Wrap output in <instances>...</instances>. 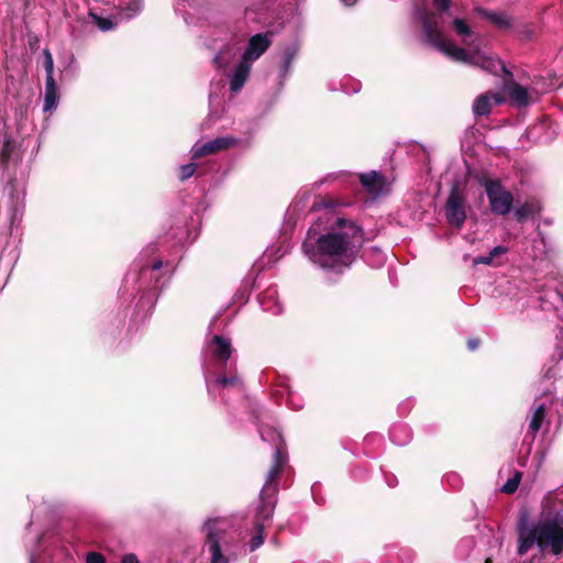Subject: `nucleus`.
<instances>
[{
    "instance_id": "nucleus-36",
    "label": "nucleus",
    "mask_w": 563,
    "mask_h": 563,
    "mask_svg": "<svg viewBox=\"0 0 563 563\" xmlns=\"http://www.w3.org/2000/svg\"><path fill=\"white\" fill-rule=\"evenodd\" d=\"M506 252H507V249L505 246L497 245L490 250L489 254L492 255L493 258H495L501 254H505Z\"/></svg>"
},
{
    "instance_id": "nucleus-42",
    "label": "nucleus",
    "mask_w": 563,
    "mask_h": 563,
    "mask_svg": "<svg viewBox=\"0 0 563 563\" xmlns=\"http://www.w3.org/2000/svg\"><path fill=\"white\" fill-rule=\"evenodd\" d=\"M397 479L395 477H393L391 479H387V484L391 487V486H395Z\"/></svg>"
},
{
    "instance_id": "nucleus-35",
    "label": "nucleus",
    "mask_w": 563,
    "mask_h": 563,
    "mask_svg": "<svg viewBox=\"0 0 563 563\" xmlns=\"http://www.w3.org/2000/svg\"><path fill=\"white\" fill-rule=\"evenodd\" d=\"M493 261L494 258L492 257L490 254L488 255H485V256H477L476 258H474V264H485V265H492L493 264Z\"/></svg>"
},
{
    "instance_id": "nucleus-1",
    "label": "nucleus",
    "mask_w": 563,
    "mask_h": 563,
    "mask_svg": "<svg viewBox=\"0 0 563 563\" xmlns=\"http://www.w3.org/2000/svg\"><path fill=\"white\" fill-rule=\"evenodd\" d=\"M418 18L422 24L427 43L452 60L479 67L493 75H498L499 73L510 75L499 58L486 55L481 51L479 36L472 31L470 25L463 19H453L452 27L456 35L461 37L462 43L466 45L470 51L455 45L452 41L443 36L442 25L438 23L433 14H429L428 11L421 10L418 12Z\"/></svg>"
},
{
    "instance_id": "nucleus-17",
    "label": "nucleus",
    "mask_w": 563,
    "mask_h": 563,
    "mask_svg": "<svg viewBox=\"0 0 563 563\" xmlns=\"http://www.w3.org/2000/svg\"><path fill=\"white\" fill-rule=\"evenodd\" d=\"M299 52V44L298 42L294 41L290 44L286 45L283 51V62L279 69V77L282 79H286L294 59L296 58L297 54Z\"/></svg>"
},
{
    "instance_id": "nucleus-11",
    "label": "nucleus",
    "mask_w": 563,
    "mask_h": 563,
    "mask_svg": "<svg viewBox=\"0 0 563 563\" xmlns=\"http://www.w3.org/2000/svg\"><path fill=\"white\" fill-rule=\"evenodd\" d=\"M360 181L373 197H378L387 190V183L384 175L376 170L361 174Z\"/></svg>"
},
{
    "instance_id": "nucleus-14",
    "label": "nucleus",
    "mask_w": 563,
    "mask_h": 563,
    "mask_svg": "<svg viewBox=\"0 0 563 563\" xmlns=\"http://www.w3.org/2000/svg\"><path fill=\"white\" fill-rule=\"evenodd\" d=\"M252 64L245 62L241 58L238 65L234 67L231 76H230V90L234 93L239 92L244 84L246 82Z\"/></svg>"
},
{
    "instance_id": "nucleus-40",
    "label": "nucleus",
    "mask_w": 563,
    "mask_h": 563,
    "mask_svg": "<svg viewBox=\"0 0 563 563\" xmlns=\"http://www.w3.org/2000/svg\"><path fill=\"white\" fill-rule=\"evenodd\" d=\"M479 345V340L478 339H470L467 341V346L470 349V351H475Z\"/></svg>"
},
{
    "instance_id": "nucleus-5",
    "label": "nucleus",
    "mask_w": 563,
    "mask_h": 563,
    "mask_svg": "<svg viewBox=\"0 0 563 563\" xmlns=\"http://www.w3.org/2000/svg\"><path fill=\"white\" fill-rule=\"evenodd\" d=\"M284 466L285 460L280 455V452H277L275 465L269 468L263 488L260 493V505L256 508L254 523L263 522V526L265 527V522L273 518L276 506V495L278 492L277 477Z\"/></svg>"
},
{
    "instance_id": "nucleus-18",
    "label": "nucleus",
    "mask_w": 563,
    "mask_h": 563,
    "mask_svg": "<svg viewBox=\"0 0 563 563\" xmlns=\"http://www.w3.org/2000/svg\"><path fill=\"white\" fill-rule=\"evenodd\" d=\"M476 12L500 30H508L511 26L509 16L503 12H490L481 8H476Z\"/></svg>"
},
{
    "instance_id": "nucleus-16",
    "label": "nucleus",
    "mask_w": 563,
    "mask_h": 563,
    "mask_svg": "<svg viewBox=\"0 0 563 563\" xmlns=\"http://www.w3.org/2000/svg\"><path fill=\"white\" fill-rule=\"evenodd\" d=\"M260 305L264 311L271 312L273 314H280L284 311L283 305L276 297L275 289H267L258 297Z\"/></svg>"
},
{
    "instance_id": "nucleus-41",
    "label": "nucleus",
    "mask_w": 563,
    "mask_h": 563,
    "mask_svg": "<svg viewBox=\"0 0 563 563\" xmlns=\"http://www.w3.org/2000/svg\"><path fill=\"white\" fill-rule=\"evenodd\" d=\"M360 89H361V84H360V82H356V84H354V86H353V90H352V92H357V91H360Z\"/></svg>"
},
{
    "instance_id": "nucleus-33",
    "label": "nucleus",
    "mask_w": 563,
    "mask_h": 563,
    "mask_svg": "<svg viewBox=\"0 0 563 563\" xmlns=\"http://www.w3.org/2000/svg\"><path fill=\"white\" fill-rule=\"evenodd\" d=\"M530 213L531 208L528 205H523L515 209V216L518 221L525 220Z\"/></svg>"
},
{
    "instance_id": "nucleus-24",
    "label": "nucleus",
    "mask_w": 563,
    "mask_h": 563,
    "mask_svg": "<svg viewBox=\"0 0 563 563\" xmlns=\"http://www.w3.org/2000/svg\"><path fill=\"white\" fill-rule=\"evenodd\" d=\"M164 266V262L162 260H155L151 264H143L141 267V275L145 277L147 275L154 276L157 272H159ZM165 266L169 268L170 272L174 271V266L170 262H166Z\"/></svg>"
},
{
    "instance_id": "nucleus-39",
    "label": "nucleus",
    "mask_w": 563,
    "mask_h": 563,
    "mask_svg": "<svg viewBox=\"0 0 563 563\" xmlns=\"http://www.w3.org/2000/svg\"><path fill=\"white\" fill-rule=\"evenodd\" d=\"M121 563H140L134 554H126L123 556Z\"/></svg>"
},
{
    "instance_id": "nucleus-38",
    "label": "nucleus",
    "mask_w": 563,
    "mask_h": 563,
    "mask_svg": "<svg viewBox=\"0 0 563 563\" xmlns=\"http://www.w3.org/2000/svg\"><path fill=\"white\" fill-rule=\"evenodd\" d=\"M30 563H51V562H41L40 554L35 551H30Z\"/></svg>"
},
{
    "instance_id": "nucleus-13",
    "label": "nucleus",
    "mask_w": 563,
    "mask_h": 563,
    "mask_svg": "<svg viewBox=\"0 0 563 563\" xmlns=\"http://www.w3.org/2000/svg\"><path fill=\"white\" fill-rule=\"evenodd\" d=\"M258 432L264 442H268L274 446V456H273V465L272 466L275 465L277 452H280V455L284 457L285 464H286L287 456H286V454L284 452V448H283L284 440H283L282 433L277 429L266 427V426L258 427Z\"/></svg>"
},
{
    "instance_id": "nucleus-23",
    "label": "nucleus",
    "mask_w": 563,
    "mask_h": 563,
    "mask_svg": "<svg viewBox=\"0 0 563 563\" xmlns=\"http://www.w3.org/2000/svg\"><path fill=\"white\" fill-rule=\"evenodd\" d=\"M391 441L397 445H406L411 439L410 431L405 424H396L389 432Z\"/></svg>"
},
{
    "instance_id": "nucleus-9",
    "label": "nucleus",
    "mask_w": 563,
    "mask_h": 563,
    "mask_svg": "<svg viewBox=\"0 0 563 563\" xmlns=\"http://www.w3.org/2000/svg\"><path fill=\"white\" fill-rule=\"evenodd\" d=\"M238 143V140L232 136H221L208 141L202 145H195L191 150L192 159H198L205 155L212 154L222 150H227Z\"/></svg>"
},
{
    "instance_id": "nucleus-20",
    "label": "nucleus",
    "mask_w": 563,
    "mask_h": 563,
    "mask_svg": "<svg viewBox=\"0 0 563 563\" xmlns=\"http://www.w3.org/2000/svg\"><path fill=\"white\" fill-rule=\"evenodd\" d=\"M58 96L55 81H45L43 111L49 112L57 107Z\"/></svg>"
},
{
    "instance_id": "nucleus-25",
    "label": "nucleus",
    "mask_w": 563,
    "mask_h": 563,
    "mask_svg": "<svg viewBox=\"0 0 563 563\" xmlns=\"http://www.w3.org/2000/svg\"><path fill=\"white\" fill-rule=\"evenodd\" d=\"M510 98L516 101L519 106H526L528 103L527 89L518 84H512L508 88Z\"/></svg>"
},
{
    "instance_id": "nucleus-7",
    "label": "nucleus",
    "mask_w": 563,
    "mask_h": 563,
    "mask_svg": "<svg viewBox=\"0 0 563 563\" xmlns=\"http://www.w3.org/2000/svg\"><path fill=\"white\" fill-rule=\"evenodd\" d=\"M465 199L457 186H454L446 199L444 212L446 221L454 228L461 229L466 220Z\"/></svg>"
},
{
    "instance_id": "nucleus-26",
    "label": "nucleus",
    "mask_w": 563,
    "mask_h": 563,
    "mask_svg": "<svg viewBox=\"0 0 563 563\" xmlns=\"http://www.w3.org/2000/svg\"><path fill=\"white\" fill-rule=\"evenodd\" d=\"M450 4H451V0H433V7L434 9L438 11V14L435 13H432L438 23L440 24H443L444 23V19L446 16H451V13H450ZM429 14H431L430 12H428Z\"/></svg>"
},
{
    "instance_id": "nucleus-43",
    "label": "nucleus",
    "mask_w": 563,
    "mask_h": 563,
    "mask_svg": "<svg viewBox=\"0 0 563 563\" xmlns=\"http://www.w3.org/2000/svg\"><path fill=\"white\" fill-rule=\"evenodd\" d=\"M342 2L346 5H352L356 2V0H342Z\"/></svg>"
},
{
    "instance_id": "nucleus-4",
    "label": "nucleus",
    "mask_w": 563,
    "mask_h": 563,
    "mask_svg": "<svg viewBox=\"0 0 563 563\" xmlns=\"http://www.w3.org/2000/svg\"><path fill=\"white\" fill-rule=\"evenodd\" d=\"M534 544L542 552L560 555L563 552V527L561 523L549 518L532 525L520 522L517 553L523 555Z\"/></svg>"
},
{
    "instance_id": "nucleus-27",
    "label": "nucleus",
    "mask_w": 563,
    "mask_h": 563,
    "mask_svg": "<svg viewBox=\"0 0 563 563\" xmlns=\"http://www.w3.org/2000/svg\"><path fill=\"white\" fill-rule=\"evenodd\" d=\"M120 8L125 12V18H132L141 12L143 0H120Z\"/></svg>"
},
{
    "instance_id": "nucleus-45",
    "label": "nucleus",
    "mask_w": 563,
    "mask_h": 563,
    "mask_svg": "<svg viewBox=\"0 0 563 563\" xmlns=\"http://www.w3.org/2000/svg\"><path fill=\"white\" fill-rule=\"evenodd\" d=\"M151 277H152V278H155V283H157V282H158V278H157V276H156V275L151 276ZM154 287H157V284H154Z\"/></svg>"
},
{
    "instance_id": "nucleus-31",
    "label": "nucleus",
    "mask_w": 563,
    "mask_h": 563,
    "mask_svg": "<svg viewBox=\"0 0 563 563\" xmlns=\"http://www.w3.org/2000/svg\"><path fill=\"white\" fill-rule=\"evenodd\" d=\"M196 168H197V166L195 163L181 165L180 170H179V176H178L179 179L181 181L189 179L195 174Z\"/></svg>"
},
{
    "instance_id": "nucleus-6",
    "label": "nucleus",
    "mask_w": 563,
    "mask_h": 563,
    "mask_svg": "<svg viewBox=\"0 0 563 563\" xmlns=\"http://www.w3.org/2000/svg\"><path fill=\"white\" fill-rule=\"evenodd\" d=\"M484 188L494 214L506 216L511 211L514 196L498 180H486Z\"/></svg>"
},
{
    "instance_id": "nucleus-2",
    "label": "nucleus",
    "mask_w": 563,
    "mask_h": 563,
    "mask_svg": "<svg viewBox=\"0 0 563 563\" xmlns=\"http://www.w3.org/2000/svg\"><path fill=\"white\" fill-rule=\"evenodd\" d=\"M362 244V230L353 222L339 218L336 227L316 236L311 230L302 243V252L321 269L342 274L351 267Z\"/></svg>"
},
{
    "instance_id": "nucleus-15",
    "label": "nucleus",
    "mask_w": 563,
    "mask_h": 563,
    "mask_svg": "<svg viewBox=\"0 0 563 563\" xmlns=\"http://www.w3.org/2000/svg\"><path fill=\"white\" fill-rule=\"evenodd\" d=\"M239 49L240 48L233 42L223 44L213 56L216 68H227L236 57Z\"/></svg>"
},
{
    "instance_id": "nucleus-30",
    "label": "nucleus",
    "mask_w": 563,
    "mask_h": 563,
    "mask_svg": "<svg viewBox=\"0 0 563 563\" xmlns=\"http://www.w3.org/2000/svg\"><path fill=\"white\" fill-rule=\"evenodd\" d=\"M520 478L521 474L516 472L515 475L503 485L501 490L506 494L515 493L519 486Z\"/></svg>"
},
{
    "instance_id": "nucleus-44",
    "label": "nucleus",
    "mask_w": 563,
    "mask_h": 563,
    "mask_svg": "<svg viewBox=\"0 0 563 563\" xmlns=\"http://www.w3.org/2000/svg\"><path fill=\"white\" fill-rule=\"evenodd\" d=\"M374 252H377L378 255H379V260L384 261V255H383V253L380 251H378L377 249H374Z\"/></svg>"
},
{
    "instance_id": "nucleus-37",
    "label": "nucleus",
    "mask_w": 563,
    "mask_h": 563,
    "mask_svg": "<svg viewBox=\"0 0 563 563\" xmlns=\"http://www.w3.org/2000/svg\"><path fill=\"white\" fill-rule=\"evenodd\" d=\"M288 404L295 410H299V409H301L303 407L302 402L298 401V400H295L292 395H289Z\"/></svg>"
},
{
    "instance_id": "nucleus-19",
    "label": "nucleus",
    "mask_w": 563,
    "mask_h": 563,
    "mask_svg": "<svg viewBox=\"0 0 563 563\" xmlns=\"http://www.w3.org/2000/svg\"><path fill=\"white\" fill-rule=\"evenodd\" d=\"M206 384H207L208 391L210 394L213 393L216 387H221V388L238 387L239 389H242V382L238 375L219 376L216 378L213 384H210L208 382V378L206 377Z\"/></svg>"
},
{
    "instance_id": "nucleus-10",
    "label": "nucleus",
    "mask_w": 563,
    "mask_h": 563,
    "mask_svg": "<svg viewBox=\"0 0 563 563\" xmlns=\"http://www.w3.org/2000/svg\"><path fill=\"white\" fill-rule=\"evenodd\" d=\"M208 351L212 362L224 365L231 357L233 349L229 339L216 334L208 343Z\"/></svg>"
},
{
    "instance_id": "nucleus-28",
    "label": "nucleus",
    "mask_w": 563,
    "mask_h": 563,
    "mask_svg": "<svg viewBox=\"0 0 563 563\" xmlns=\"http://www.w3.org/2000/svg\"><path fill=\"white\" fill-rule=\"evenodd\" d=\"M264 529L263 522L254 523L255 534L249 542V549L251 552L255 551L264 543Z\"/></svg>"
},
{
    "instance_id": "nucleus-12",
    "label": "nucleus",
    "mask_w": 563,
    "mask_h": 563,
    "mask_svg": "<svg viewBox=\"0 0 563 563\" xmlns=\"http://www.w3.org/2000/svg\"><path fill=\"white\" fill-rule=\"evenodd\" d=\"M503 98L497 92H485L479 95L473 102V113L475 117L488 115L494 106L500 104Z\"/></svg>"
},
{
    "instance_id": "nucleus-34",
    "label": "nucleus",
    "mask_w": 563,
    "mask_h": 563,
    "mask_svg": "<svg viewBox=\"0 0 563 563\" xmlns=\"http://www.w3.org/2000/svg\"><path fill=\"white\" fill-rule=\"evenodd\" d=\"M86 563H106V559L98 552H89L86 556Z\"/></svg>"
},
{
    "instance_id": "nucleus-22",
    "label": "nucleus",
    "mask_w": 563,
    "mask_h": 563,
    "mask_svg": "<svg viewBox=\"0 0 563 563\" xmlns=\"http://www.w3.org/2000/svg\"><path fill=\"white\" fill-rule=\"evenodd\" d=\"M544 419V405H538L529 420L528 432L534 438L539 430L541 429L542 422Z\"/></svg>"
},
{
    "instance_id": "nucleus-3",
    "label": "nucleus",
    "mask_w": 563,
    "mask_h": 563,
    "mask_svg": "<svg viewBox=\"0 0 563 563\" xmlns=\"http://www.w3.org/2000/svg\"><path fill=\"white\" fill-rule=\"evenodd\" d=\"M201 531L205 534L201 551L209 563H234L246 553L241 532L232 529L225 518H208Z\"/></svg>"
},
{
    "instance_id": "nucleus-8",
    "label": "nucleus",
    "mask_w": 563,
    "mask_h": 563,
    "mask_svg": "<svg viewBox=\"0 0 563 563\" xmlns=\"http://www.w3.org/2000/svg\"><path fill=\"white\" fill-rule=\"evenodd\" d=\"M271 44L272 40L269 33L255 34L249 40L246 49L244 51L241 58L250 64H253L266 52Z\"/></svg>"
},
{
    "instance_id": "nucleus-21",
    "label": "nucleus",
    "mask_w": 563,
    "mask_h": 563,
    "mask_svg": "<svg viewBox=\"0 0 563 563\" xmlns=\"http://www.w3.org/2000/svg\"><path fill=\"white\" fill-rule=\"evenodd\" d=\"M89 18L98 29L103 32L113 30L118 24L117 19L110 15L103 16L102 14H99L95 8L89 10Z\"/></svg>"
},
{
    "instance_id": "nucleus-32",
    "label": "nucleus",
    "mask_w": 563,
    "mask_h": 563,
    "mask_svg": "<svg viewBox=\"0 0 563 563\" xmlns=\"http://www.w3.org/2000/svg\"><path fill=\"white\" fill-rule=\"evenodd\" d=\"M444 481L454 489H459L462 486V477L456 473L446 474Z\"/></svg>"
},
{
    "instance_id": "nucleus-29",
    "label": "nucleus",
    "mask_w": 563,
    "mask_h": 563,
    "mask_svg": "<svg viewBox=\"0 0 563 563\" xmlns=\"http://www.w3.org/2000/svg\"><path fill=\"white\" fill-rule=\"evenodd\" d=\"M44 54V69H45V73H46V80L45 81H55L54 79V76H53V73H54V62H53V57H52V54L49 53L48 49H45L43 52Z\"/></svg>"
}]
</instances>
